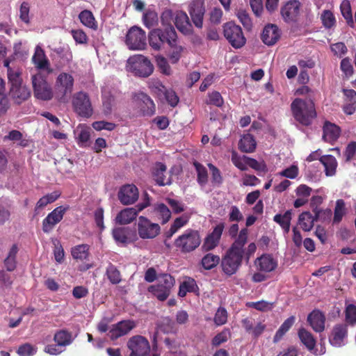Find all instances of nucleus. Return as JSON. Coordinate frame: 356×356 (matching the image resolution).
Listing matches in <instances>:
<instances>
[{
  "mask_svg": "<svg viewBox=\"0 0 356 356\" xmlns=\"http://www.w3.org/2000/svg\"><path fill=\"white\" fill-rule=\"evenodd\" d=\"M32 60L36 67L39 69H45L49 65L48 60L45 58L43 49L37 47L35 48V54L33 56Z\"/></svg>",
  "mask_w": 356,
  "mask_h": 356,
  "instance_id": "58836bf2",
  "label": "nucleus"
},
{
  "mask_svg": "<svg viewBox=\"0 0 356 356\" xmlns=\"http://www.w3.org/2000/svg\"><path fill=\"white\" fill-rule=\"evenodd\" d=\"M348 334L347 325L345 324H337L332 328L329 341L335 347H340L345 344Z\"/></svg>",
  "mask_w": 356,
  "mask_h": 356,
  "instance_id": "f3484780",
  "label": "nucleus"
},
{
  "mask_svg": "<svg viewBox=\"0 0 356 356\" xmlns=\"http://www.w3.org/2000/svg\"><path fill=\"white\" fill-rule=\"evenodd\" d=\"M291 109L295 120L304 126L311 124L316 117L315 105L310 98H296L291 104Z\"/></svg>",
  "mask_w": 356,
  "mask_h": 356,
  "instance_id": "f03ea898",
  "label": "nucleus"
},
{
  "mask_svg": "<svg viewBox=\"0 0 356 356\" xmlns=\"http://www.w3.org/2000/svg\"><path fill=\"white\" fill-rule=\"evenodd\" d=\"M307 321L316 332H321L325 330V316L319 310H314L307 317Z\"/></svg>",
  "mask_w": 356,
  "mask_h": 356,
  "instance_id": "5701e85b",
  "label": "nucleus"
},
{
  "mask_svg": "<svg viewBox=\"0 0 356 356\" xmlns=\"http://www.w3.org/2000/svg\"><path fill=\"white\" fill-rule=\"evenodd\" d=\"M291 215V211L288 210L284 214H276L273 218V220L280 225L285 234L290 230Z\"/></svg>",
  "mask_w": 356,
  "mask_h": 356,
  "instance_id": "473e14b6",
  "label": "nucleus"
},
{
  "mask_svg": "<svg viewBox=\"0 0 356 356\" xmlns=\"http://www.w3.org/2000/svg\"><path fill=\"white\" fill-rule=\"evenodd\" d=\"M340 134L339 127L337 125L326 122L323 127V138L327 142H332L338 138Z\"/></svg>",
  "mask_w": 356,
  "mask_h": 356,
  "instance_id": "7c9ffc66",
  "label": "nucleus"
},
{
  "mask_svg": "<svg viewBox=\"0 0 356 356\" xmlns=\"http://www.w3.org/2000/svg\"><path fill=\"white\" fill-rule=\"evenodd\" d=\"M188 13L197 28H202L205 13L204 0H192L188 5Z\"/></svg>",
  "mask_w": 356,
  "mask_h": 356,
  "instance_id": "4468645a",
  "label": "nucleus"
},
{
  "mask_svg": "<svg viewBox=\"0 0 356 356\" xmlns=\"http://www.w3.org/2000/svg\"><path fill=\"white\" fill-rule=\"evenodd\" d=\"M300 3L298 1H288L282 8L281 15L286 23H295L298 21L300 14Z\"/></svg>",
  "mask_w": 356,
  "mask_h": 356,
  "instance_id": "2eb2a0df",
  "label": "nucleus"
},
{
  "mask_svg": "<svg viewBox=\"0 0 356 356\" xmlns=\"http://www.w3.org/2000/svg\"><path fill=\"white\" fill-rule=\"evenodd\" d=\"M223 33L224 36L233 47L241 48L245 44L246 39L241 28L234 22H229L225 24Z\"/></svg>",
  "mask_w": 356,
  "mask_h": 356,
  "instance_id": "0eeeda50",
  "label": "nucleus"
},
{
  "mask_svg": "<svg viewBox=\"0 0 356 356\" xmlns=\"http://www.w3.org/2000/svg\"><path fill=\"white\" fill-rule=\"evenodd\" d=\"M118 199L124 205L134 204L138 199V190L135 185L122 186L118 193Z\"/></svg>",
  "mask_w": 356,
  "mask_h": 356,
  "instance_id": "dca6fc26",
  "label": "nucleus"
},
{
  "mask_svg": "<svg viewBox=\"0 0 356 356\" xmlns=\"http://www.w3.org/2000/svg\"><path fill=\"white\" fill-rule=\"evenodd\" d=\"M156 62L158 67L163 74L165 75H170L171 74V68L165 58L162 56H157L156 57Z\"/></svg>",
  "mask_w": 356,
  "mask_h": 356,
  "instance_id": "e2e57ef3",
  "label": "nucleus"
},
{
  "mask_svg": "<svg viewBox=\"0 0 356 356\" xmlns=\"http://www.w3.org/2000/svg\"><path fill=\"white\" fill-rule=\"evenodd\" d=\"M154 213L156 218L161 221L162 224H165L171 217V211L168 207L163 204H157L154 205Z\"/></svg>",
  "mask_w": 356,
  "mask_h": 356,
  "instance_id": "f704fd0d",
  "label": "nucleus"
},
{
  "mask_svg": "<svg viewBox=\"0 0 356 356\" xmlns=\"http://www.w3.org/2000/svg\"><path fill=\"white\" fill-rule=\"evenodd\" d=\"M17 353L19 356H32L36 353V348L26 343L20 346Z\"/></svg>",
  "mask_w": 356,
  "mask_h": 356,
  "instance_id": "774afa93",
  "label": "nucleus"
},
{
  "mask_svg": "<svg viewBox=\"0 0 356 356\" xmlns=\"http://www.w3.org/2000/svg\"><path fill=\"white\" fill-rule=\"evenodd\" d=\"M157 281L158 284H161L170 291L175 284V278L169 274L159 275L157 277Z\"/></svg>",
  "mask_w": 356,
  "mask_h": 356,
  "instance_id": "680f3d73",
  "label": "nucleus"
},
{
  "mask_svg": "<svg viewBox=\"0 0 356 356\" xmlns=\"http://www.w3.org/2000/svg\"><path fill=\"white\" fill-rule=\"evenodd\" d=\"M316 215L314 216L309 211L302 212L298 217V225L305 232H309L312 229L314 222L318 219Z\"/></svg>",
  "mask_w": 356,
  "mask_h": 356,
  "instance_id": "bb28decb",
  "label": "nucleus"
},
{
  "mask_svg": "<svg viewBox=\"0 0 356 356\" xmlns=\"http://www.w3.org/2000/svg\"><path fill=\"white\" fill-rule=\"evenodd\" d=\"M159 99L161 100H165L168 104L172 107L177 106L179 101V99L176 92L173 90L168 88H165L162 97Z\"/></svg>",
  "mask_w": 356,
  "mask_h": 356,
  "instance_id": "13d9d810",
  "label": "nucleus"
},
{
  "mask_svg": "<svg viewBox=\"0 0 356 356\" xmlns=\"http://www.w3.org/2000/svg\"><path fill=\"white\" fill-rule=\"evenodd\" d=\"M71 254L76 260H85L89 257V246L86 244L78 245L72 248Z\"/></svg>",
  "mask_w": 356,
  "mask_h": 356,
  "instance_id": "4c0bfd02",
  "label": "nucleus"
},
{
  "mask_svg": "<svg viewBox=\"0 0 356 356\" xmlns=\"http://www.w3.org/2000/svg\"><path fill=\"white\" fill-rule=\"evenodd\" d=\"M214 323L216 325H222L227 323V312L225 308L219 307L214 316Z\"/></svg>",
  "mask_w": 356,
  "mask_h": 356,
  "instance_id": "69168bd1",
  "label": "nucleus"
},
{
  "mask_svg": "<svg viewBox=\"0 0 356 356\" xmlns=\"http://www.w3.org/2000/svg\"><path fill=\"white\" fill-rule=\"evenodd\" d=\"M194 165L197 173V182L202 186H205L208 181L207 169L199 163H195Z\"/></svg>",
  "mask_w": 356,
  "mask_h": 356,
  "instance_id": "052dcab7",
  "label": "nucleus"
},
{
  "mask_svg": "<svg viewBox=\"0 0 356 356\" xmlns=\"http://www.w3.org/2000/svg\"><path fill=\"white\" fill-rule=\"evenodd\" d=\"M148 291L161 301L165 300L169 297L171 292L170 290L166 289L164 286L158 284L150 286L148 288Z\"/></svg>",
  "mask_w": 356,
  "mask_h": 356,
  "instance_id": "e433bc0d",
  "label": "nucleus"
},
{
  "mask_svg": "<svg viewBox=\"0 0 356 356\" xmlns=\"http://www.w3.org/2000/svg\"><path fill=\"white\" fill-rule=\"evenodd\" d=\"M161 29H155L149 33V46L154 50L159 51L162 48L161 43Z\"/></svg>",
  "mask_w": 356,
  "mask_h": 356,
  "instance_id": "a19ab883",
  "label": "nucleus"
},
{
  "mask_svg": "<svg viewBox=\"0 0 356 356\" xmlns=\"http://www.w3.org/2000/svg\"><path fill=\"white\" fill-rule=\"evenodd\" d=\"M346 319L349 324H356V306L350 304L346 308Z\"/></svg>",
  "mask_w": 356,
  "mask_h": 356,
  "instance_id": "338daca9",
  "label": "nucleus"
},
{
  "mask_svg": "<svg viewBox=\"0 0 356 356\" xmlns=\"http://www.w3.org/2000/svg\"><path fill=\"white\" fill-rule=\"evenodd\" d=\"M220 262V257L211 253L207 254L202 259V265L206 270H211Z\"/></svg>",
  "mask_w": 356,
  "mask_h": 356,
  "instance_id": "603ef678",
  "label": "nucleus"
},
{
  "mask_svg": "<svg viewBox=\"0 0 356 356\" xmlns=\"http://www.w3.org/2000/svg\"><path fill=\"white\" fill-rule=\"evenodd\" d=\"M281 32L278 26L273 24H267L261 33V40L268 46L275 44L280 39Z\"/></svg>",
  "mask_w": 356,
  "mask_h": 356,
  "instance_id": "6ab92c4d",
  "label": "nucleus"
},
{
  "mask_svg": "<svg viewBox=\"0 0 356 356\" xmlns=\"http://www.w3.org/2000/svg\"><path fill=\"white\" fill-rule=\"evenodd\" d=\"M208 97L209 99L207 102L208 104L220 107L224 103L223 98L222 97L220 93L217 91H213L212 92L209 93Z\"/></svg>",
  "mask_w": 356,
  "mask_h": 356,
  "instance_id": "0e129e2a",
  "label": "nucleus"
},
{
  "mask_svg": "<svg viewBox=\"0 0 356 356\" xmlns=\"http://www.w3.org/2000/svg\"><path fill=\"white\" fill-rule=\"evenodd\" d=\"M177 33L172 26L161 29V43L162 46L166 42L168 44H172L174 40L177 39Z\"/></svg>",
  "mask_w": 356,
  "mask_h": 356,
  "instance_id": "ea45409f",
  "label": "nucleus"
},
{
  "mask_svg": "<svg viewBox=\"0 0 356 356\" xmlns=\"http://www.w3.org/2000/svg\"><path fill=\"white\" fill-rule=\"evenodd\" d=\"M31 95L30 90L24 85L10 86V95L15 103L19 104L26 100Z\"/></svg>",
  "mask_w": 356,
  "mask_h": 356,
  "instance_id": "393cba45",
  "label": "nucleus"
},
{
  "mask_svg": "<svg viewBox=\"0 0 356 356\" xmlns=\"http://www.w3.org/2000/svg\"><path fill=\"white\" fill-rule=\"evenodd\" d=\"M127 67L129 72L139 77H148L154 71L151 61L141 54L131 56L127 60Z\"/></svg>",
  "mask_w": 356,
  "mask_h": 356,
  "instance_id": "20e7f679",
  "label": "nucleus"
},
{
  "mask_svg": "<svg viewBox=\"0 0 356 356\" xmlns=\"http://www.w3.org/2000/svg\"><path fill=\"white\" fill-rule=\"evenodd\" d=\"M196 288L195 281L192 278H188L180 284L178 296L185 297L188 292H193Z\"/></svg>",
  "mask_w": 356,
  "mask_h": 356,
  "instance_id": "c03bdc74",
  "label": "nucleus"
},
{
  "mask_svg": "<svg viewBox=\"0 0 356 356\" xmlns=\"http://www.w3.org/2000/svg\"><path fill=\"white\" fill-rule=\"evenodd\" d=\"M67 210V207L60 206L50 212L42 221V230L44 233L50 232L56 224L60 222Z\"/></svg>",
  "mask_w": 356,
  "mask_h": 356,
  "instance_id": "f8f14e48",
  "label": "nucleus"
},
{
  "mask_svg": "<svg viewBox=\"0 0 356 356\" xmlns=\"http://www.w3.org/2000/svg\"><path fill=\"white\" fill-rule=\"evenodd\" d=\"M149 88L159 98H161L165 87L157 79H152L148 82Z\"/></svg>",
  "mask_w": 356,
  "mask_h": 356,
  "instance_id": "5fc2aeb1",
  "label": "nucleus"
},
{
  "mask_svg": "<svg viewBox=\"0 0 356 356\" xmlns=\"http://www.w3.org/2000/svg\"><path fill=\"white\" fill-rule=\"evenodd\" d=\"M320 161L325 167L327 176H332L335 174L337 162L334 156L332 155H325L320 158Z\"/></svg>",
  "mask_w": 356,
  "mask_h": 356,
  "instance_id": "2f4dec72",
  "label": "nucleus"
},
{
  "mask_svg": "<svg viewBox=\"0 0 356 356\" xmlns=\"http://www.w3.org/2000/svg\"><path fill=\"white\" fill-rule=\"evenodd\" d=\"M231 160L234 165L241 170L245 171L248 169L247 156H240L236 152H233Z\"/></svg>",
  "mask_w": 356,
  "mask_h": 356,
  "instance_id": "4d7b16f0",
  "label": "nucleus"
},
{
  "mask_svg": "<svg viewBox=\"0 0 356 356\" xmlns=\"http://www.w3.org/2000/svg\"><path fill=\"white\" fill-rule=\"evenodd\" d=\"M224 228V222H220L214 227L213 232L207 236L204 241L202 248L204 250H211L218 245Z\"/></svg>",
  "mask_w": 356,
  "mask_h": 356,
  "instance_id": "a211bd4d",
  "label": "nucleus"
},
{
  "mask_svg": "<svg viewBox=\"0 0 356 356\" xmlns=\"http://www.w3.org/2000/svg\"><path fill=\"white\" fill-rule=\"evenodd\" d=\"M239 148L244 152H252L256 148V142L251 134H245L239 142Z\"/></svg>",
  "mask_w": 356,
  "mask_h": 356,
  "instance_id": "c9c22d12",
  "label": "nucleus"
},
{
  "mask_svg": "<svg viewBox=\"0 0 356 356\" xmlns=\"http://www.w3.org/2000/svg\"><path fill=\"white\" fill-rule=\"evenodd\" d=\"M189 218L190 216L188 214H183L181 216L175 218L170 229L166 232V237L171 238L179 229L188 222Z\"/></svg>",
  "mask_w": 356,
  "mask_h": 356,
  "instance_id": "72a5a7b5",
  "label": "nucleus"
},
{
  "mask_svg": "<svg viewBox=\"0 0 356 356\" xmlns=\"http://www.w3.org/2000/svg\"><path fill=\"white\" fill-rule=\"evenodd\" d=\"M230 332L229 329H224L221 332L217 334L212 339L211 344L213 346L218 347L220 344L226 342L230 337Z\"/></svg>",
  "mask_w": 356,
  "mask_h": 356,
  "instance_id": "bf43d9fd",
  "label": "nucleus"
},
{
  "mask_svg": "<svg viewBox=\"0 0 356 356\" xmlns=\"http://www.w3.org/2000/svg\"><path fill=\"white\" fill-rule=\"evenodd\" d=\"M254 265L259 271L270 273L277 268V263L271 255L265 254L256 259Z\"/></svg>",
  "mask_w": 356,
  "mask_h": 356,
  "instance_id": "412c9836",
  "label": "nucleus"
},
{
  "mask_svg": "<svg viewBox=\"0 0 356 356\" xmlns=\"http://www.w3.org/2000/svg\"><path fill=\"white\" fill-rule=\"evenodd\" d=\"M168 45L170 47L169 58L172 63H176L180 59L184 49L181 45L177 44V39L174 40L173 44Z\"/></svg>",
  "mask_w": 356,
  "mask_h": 356,
  "instance_id": "09e8293b",
  "label": "nucleus"
},
{
  "mask_svg": "<svg viewBox=\"0 0 356 356\" xmlns=\"http://www.w3.org/2000/svg\"><path fill=\"white\" fill-rule=\"evenodd\" d=\"M91 129L90 127L81 124L79 125L74 131L76 138L78 140V143L82 147L88 145V143L90 138Z\"/></svg>",
  "mask_w": 356,
  "mask_h": 356,
  "instance_id": "c756f323",
  "label": "nucleus"
},
{
  "mask_svg": "<svg viewBox=\"0 0 356 356\" xmlns=\"http://www.w3.org/2000/svg\"><path fill=\"white\" fill-rule=\"evenodd\" d=\"M126 44L131 50H143L146 47V34L140 27L132 26L126 35Z\"/></svg>",
  "mask_w": 356,
  "mask_h": 356,
  "instance_id": "6e6552de",
  "label": "nucleus"
},
{
  "mask_svg": "<svg viewBox=\"0 0 356 356\" xmlns=\"http://www.w3.org/2000/svg\"><path fill=\"white\" fill-rule=\"evenodd\" d=\"M59 196L60 193L56 191L43 196L38 201L35 210L37 211L40 209H42L48 204L54 202L59 197Z\"/></svg>",
  "mask_w": 356,
  "mask_h": 356,
  "instance_id": "8fccbe9b",
  "label": "nucleus"
},
{
  "mask_svg": "<svg viewBox=\"0 0 356 356\" xmlns=\"http://www.w3.org/2000/svg\"><path fill=\"white\" fill-rule=\"evenodd\" d=\"M136 327V323L132 320L121 321L113 324L108 333L111 340H115L121 337L129 334Z\"/></svg>",
  "mask_w": 356,
  "mask_h": 356,
  "instance_id": "ddd939ff",
  "label": "nucleus"
},
{
  "mask_svg": "<svg viewBox=\"0 0 356 356\" xmlns=\"http://www.w3.org/2000/svg\"><path fill=\"white\" fill-rule=\"evenodd\" d=\"M137 216L136 211L133 207L126 208L122 210L116 216V222L120 225L131 223Z\"/></svg>",
  "mask_w": 356,
  "mask_h": 356,
  "instance_id": "c85d7f7f",
  "label": "nucleus"
},
{
  "mask_svg": "<svg viewBox=\"0 0 356 356\" xmlns=\"http://www.w3.org/2000/svg\"><path fill=\"white\" fill-rule=\"evenodd\" d=\"M298 337L301 341V342L306 346V348L310 350L313 351L315 355H321L325 353V348H321V352L319 353H316L314 350V347L316 345V340L313 337L312 334L309 331L306 330L305 328L300 329L298 331Z\"/></svg>",
  "mask_w": 356,
  "mask_h": 356,
  "instance_id": "b1692460",
  "label": "nucleus"
},
{
  "mask_svg": "<svg viewBox=\"0 0 356 356\" xmlns=\"http://www.w3.org/2000/svg\"><path fill=\"white\" fill-rule=\"evenodd\" d=\"M127 346L131 350L130 356H147L150 351L148 340L140 335H136L129 339Z\"/></svg>",
  "mask_w": 356,
  "mask_h": 356,
  "instance_id": "9b49d317",
  "label": "nucleus"
},
{
  "mask_svg": "<svg viewBox=\"0 0 356 356\" xmlns=\"http://www.w3.org/2000/svg\"><path fill=\"white\" fill-rule=\"evenodd\" d=\"M200 244L199 233L193 229L186 230L175 241L176 247L179 248L182 252H188L194 250Z\"/></svg>",
  "mask_w": 356,
  "mask_h": 356,
  "instance_id": "423d86ee",
  "label": "nucleus"
},
{
  "mask_svg": "<svg viewBox=\"0 0 356 356\" xmlns=\"http://www.w3.org/2000/svg\"><path fill=\"white\" fill-rule=\"evenodd\" d=\"M143 21L144 25L150 29L157 24L158 15L154 10H147L143 14Z\"/></svg>",
  "mask_w": 356,
  "mask_h": 356,
  "instance_id": "6e6d98bb",
  "label": "nucleus"
},
{
  "mask_svg": "<svg viewBox=\"0 0 356 356\" xmlns=\"http://www.w3.org/2000/svg\"><path fill=\"white\" fill-rule=\"evenodd\" d=\"M346 214L345 202L343 200H338L334 212V223H339L341 221L343 216Z\"/></svg>",
  "mask_w": 356,
  "mask_h": 356,
  "instance_id": "864d4df0",
  "label": "nucleus"
},
{
  "mask_svg": "<svg viewBox=\"0 0 356 356\" xmlns=\"http://www.w3.org/2000/svg\"><path fill=\"white\" fill-rule=\"evenodd\" d=\"M135 97L143 115H152L154 114L155 104L147 95L144 92H138L136 95Z\"/></svg>",
  "mask_w": 356,
  "mask_h": 356,
  "instance_id": "4be33fe9",
  "label": "nucleus"
},
{
  "mask_svg": "<svg viewBox=\"0 0 356 356\" xmlns=\"http://www.w3.org/2000/svg\"><path fill=\"white\" fill-rule=\"evenodd\" d=\"M129 228L118 227L113 229V236L117 242L125 244L131 241L129 237Z\"/></svg>",
  "mask_w": 356,
  "mask_h": 356,
  "instance_id": "37998d69",
  "label": "nucleus"
},
{
  "mask_svg": "<svg viewBox=\"0 0 356 356\" xmlns=\"http://www.w3.org/2000/svg\"><path fill=\"white\" fill-rule=\"evenodd\" d=\"M73 340L72 333L66 330H60L54 336V341L61 348L70 345Z\"/></svg>",
  "mask_w": 356,
  "mask_h": 356,
  "instance_id": "cd10ccee",
  "label": "nucleus"
},
{
  "mask_svg": "<svg viewBox=\"0 0 356 356\" xmlns=\"http://www.w3.org/2000/svg\"><path fill=\"white\" fill-rule=\"evenodd\" d=\"M17 247L13 245L10 248L7 257L4 260L5 266L8 271H13L16 268V255Z\"/></svg>",
  "mask_w": 356,
  "mask_h": 356,
  "instance_id": "49530a36",
  "label": "nucleus"
},
{
  "mask_svg": "<svg viewBox=\"0 0 356 356\" xmlns=\"http://www.w3.org/2000/svg\"><path fill=\"white\" fill-rule=\"evenodd\" d=\"M248 230L242 229L238 237L234 240L230 248L227 250L221 260L222 272L227 275H232L241 268L244 258V245L247 243Z\"/></svg>",
  "mask_w": 356,
  "mask_h": 356,
  "instance_id": "f257e3e1",
  "label": "nucleus"
},
{
  "mask_svg": "<svg viewBox=\"0 0 356 356\" xmlns=\"http://www.w3.org/2000/svg\"><path fill=\"white\" fill-rule=\"evenodd\" d=\"M161 227L159 224L152 222L143 216L138 218V232L143 239L154 238L160 233Z\"/></svg>",
  "mask_w": 356,
  "mask_h": 356,
  "instance_id": "9d476101",
  "label": "nucleus"
},
{
  "mask_svg": "<svg viewBox=\"0 0 356 356\" xmlns=\"http://www.w3.org/2000/svg\"><path fill=\"white\" fill-rule=\"evenodd\" d=\"M79 18L84 26L94 29L97 28L95 17L90 11L88 10L81 11L79 15Z\"/></svg>",
  "mask_w": 356,
  "mask_h": 356,
  "instance_id": "de8ad7c7",
  "label": "nucleus"
},
{
  "mask_svg": "<svg viewBox=\"0 0 356 356\" xmlns=\"http://www.w3.org/2000/svg\"><path fill=\"white\" fill-rule=\"evenodd\" d=\"M323 202V197L319 195L313 196L311 199V206L313 208V211L316 214V218H321L322 215L331 216L332 211L330 209L321 210L318 209V206Z\"/></svg>",
  "mask_w": 356,
  "mask_h": 356,
  "instance_id": "79ce46f5",
  "label": "nucleus"
},
{
  "mask_svg": "<svg viewBox=\"0 0 356 356\" xmlns=\"http://www.w3.org/2000/svg\"><path fill=\"white\" fill-rule=\"evenodd\" d=\"M106 275L113 284H117L122 280L120 272L111 263H109L106 267Z\"/></svg>",
  "mask_w": 356,
  "mask_h": 356,
  "instance_id": "a18cd8bd",
  "label": "nucleus"
},
{
  "mask_svg": "<svg viewBox=\"0 0 356 356\" xmlns=\"http://www.w3.org/2000/svg\"><path fill=\"white\" fill-rule=\"evenodd\" d=\"M31 82L34 96L40 100L49 101L54 97V92L51 86L48 83L45 75L38 72L32 75Z\"/></svg>",
  "mask_w": 356,
  "mask_h": 356,
  "instance_id": "39448f33",
  "label": "nucleus"
},
{
  "mask_svg": "<svg viewBox=\"0 0 356 356\" xmlns=\"http://www.w3.org/2000/svg\"><path fill=\"white\" fill-rule=\"evenodd\" d=\"M175 24L177 29L184 34L191 32L192 26L189 22L188 15L185 12L178 11L175 17Z\"/></svg>",
  "mask_w": 356,
  "mask_h": 356,
  "instance_id": "a878e982",
  "label": "nucleus"
},
{
  "mask_svg": "<svg viewBox=\"0 0 356 356\" xmlns=\"http://www.w3.org/2000/svg\"><path fill=\"white\" fill-rule=\"evenodd\" d=\"M22 71L19 69L8 67V79L10 86H16L22 84L21 77Z\"/></svg>",
  "mask_w": 356,
  "mask_h": 356,
  "instance_id": "3c124183",
  "label": "nucleus"
},
{
  "mask_svg": "<svg viewBox=\"0 0 356 356\" xmlns=\"http://www.w3.org/2000/svg\"><path fill=\"white\" fill-rule=\"evenodd\" d=\"M166 170V165L160 162L156 163L152 168V176L154 180L160 186L170 185L172 184V178L170 175L168 177L165 175Z\"/></svg>",
  "mask_w": 356,
  "mask_h": 356,
  "instance_id": "aec40b11",
  "label": "nucleus"
},
{
  "mask_svg": "<svg viewBox=\"0 0 356 356\" xmlns=\"http://www.w3.org/2000/svg\"><path fill=\"white\" fill-rule=\"evenodd\" d=\"M74 79L72 74L62 72L55 82V98L60 102H66L74 88Z\"/></svg>",
  "mask_w": 356,
  "mask_h": 356,
  "instance_id": "7ed1b4c3",
  "label": "nucleus"
},
{
  "mask_svg": "<svg viewBox=\"0 0 356 356\" xmlns=\"http://www.w3.org/2000/svg\"><path fill=\"white\" fill-rule=\"evenodd\" d=\"M73 106L75 112L80 116L89 118L92 114V108L88 95L83 92H79L73 97Z\"/></svg>",
  "mask_w": 356,
  "mask_h": 356,
  "instance_id": "1a4fd4ad",
  "label": "nucleus"
}]
</instances>
